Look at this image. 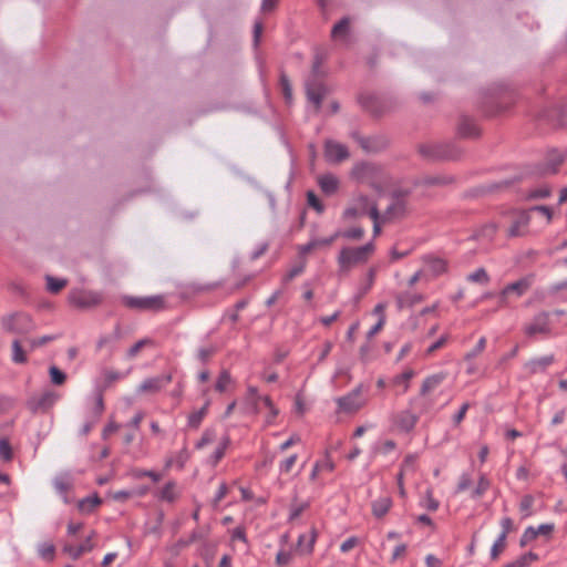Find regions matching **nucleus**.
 <instances>
[{"label":"nucleus","mask_w":567,"mask_h":567,"mask_svg":"<svg viewBox=\"0 0 567 567\" xmlns=\"http://www.w3.org/2000/svg\"><path fill=\"white\" fill-rule=\"evenodd\" d=\"M378 206L374 199L358 193L354 194L344 210L342 212L341 219L346 223L369 216L375 217Z\"/></svg>","instance_id":"obj_1"},{"label":"nucleus","mask_w":567,"mask_h":567,"mask_svg":"<svg viewBox=\"0 0 567 567\" xmlns=\"http://www.w3.org/2000/svg\"><path fill=\"white\" fill-rule=\"evenodd\" d=\"M374 252V245L369 243L361 247H344L338 256L340 271L349 272L352 268L365 264Z\"/></svg>","instance_id":"obj_2"},{"label":"nucleus","mask_w":567,"mask_h":567,"mask_svg":"<svg viewBox=\"0 0 567 567\" xmlns=\"http://www.w3.org/2000/svg\"><path fill=\"white\" fill-rule=\"evenodd\" d=\"M3 331L14 334H28L35 330L37 324L32 317L25 312H13L1 318Z\"/></svg>","instance_id":"obj_3"},{"label":"nucleus","mask_w":567,"mask_h":567,"mask_svg":"<svg viewBox=\"0 0 567 567\" xmlns=\"http://www.w3.org/2000/svg\"><path fill=\"white\" fill-rule=\"evenodd\" d=\"M121 301L126 308L140 311H159L165 308V298L162 295L146 297L123 296Z\"/></svg>","instance_id":"obj_4"},{"label":"nucleus","mask_w":567,"mask_h":567,"mask_svg":"<svg viewBox=\"0 0 567 567\" xmlns=\"http://www.w3.org/2000/svg\"><path fill=\"white\" fill-rule=\"evenodd\" d=\"M336 402L339 412L352 414L361 410L367 404L368 399L364 395L363 386L360 384L348 394L338 398Z\"/></svg>","instance_id":"obj_5"},{"label":"nucleus","mask_w":567,"mask_h":567,"mask_svg":"<svg viewBox=\"0 0 567 567\" xmlns=\"http://www.w3.org/2000/svg\"><path fill=\"white\" fill-rule=\"evenodd\" d=\"M69 301L78 308L95 307L102 302L101 293L92 290L73 289L69 293Z\"/></svg>","instance_id":"obj_6"},{"label":"nucleus","mask_w":567,"mask_h":567,"mask_svg":"<svg viewBox=\"0 0 567 567\" xmlns=\"http://www.w3.org/2000/svg\"><path fill=\"white\" fill-rule=\"evenodd\" d=\"M555 528L556 526L554 523L540 524L538 527L528 526L522 534L519 545L525 547L539 536H543L549 540L553 537Z\"/></svg>","instance_id":"obj_7"},{"label":"nucleus","mask_w":567,"mask_h":567,"mask_svg":"<svg viewBox=\"0 0 567 567\" xmlns=\"http://www.w3.org/2000/svg\"><path fill=\"white\" fill-rule=\"evenodd\" d=\"M381 174L382 172L379 167L369 163L359 164L353 168V175L358 181L373 186Z\"/></svg>","instance_id":"obj_8"},{"label":"nucleus","mask_w":567,"mask_h":567,"mask_svg":"<svg viewBox=\"0 0 567 567\" xmlns=\"http://www.w3.org/2000/svg\"><path fill=\"white\" fill-rule=\"evenodd\" d=\"M526 336L535 337L536 334H548L550 332L549 315L542 312L537 315L532 322L525 326Z\"/></svg>","instance_id":"obj_9"},{"label":"nucleus","mask_w":567,"mask_h":567,"mask_svg":"<svg viewBox=\"0 0 567 567\" xmlns=\"http://www.w3.org/2000/svg\"><path fill=\"white\" fill-rule=\"evenodd\" d=\"M324 156L329 162L340 163L349 157V152L343 144L334 141H327L324 144Z\"/></svg>","instance_id":"obj_10"},{"label":"nucleus","mask_w":567,"mask_h":567,"mask_svg":"<svg viewBox=\"0 0 567 567\" xmlns=\"http://www.w3.org/2000/svg\"><path fill=\"white\" fill-rule=\"evenodd\" d=\"M423 271L426 277L434 278L443 275L447 270V262L439 257L427 256L423 258Z\"/></svg>","instance_id":"obj_11"},{"label":"nucleus","mask_w":567,"mask_h":567,"mask_svg":"<svg viewBox=\"0 0 567 567\" xmlns=\"http://www.w3.org/2000/svg\"><path fill=\"white\" fill-rule=\"evenodd\" d=\"M59 400V394L52 390H45L40 395L33 398L30 402L33 411H47L51 409Z\"/></svg>","instance_id":"obj_12"},{"label":"nucleus","mask_w":567,"mask_h":567,"mask_svg":"<svg viewBox=\"0 0 567 567\" xmlns=\"http://www.w3.org/2000/svg\"><path fill=\"white\" fill-rule=\"evenodd\" d=\"M308 100L319 110L321 101L327 92L324 85L318 80H309L306 84Z\"/></svg>","instance_id":"obj_13"},{"label":"nucleus","mask_w":567,"mask_h":567,"mask_svg":"<svg viewBox=\"0 0 567 567\" xmlns=\"http://www.w3.org/2000/svg\"><path fill=\"white\" fill-rule=\"evenodd\" d=\"M533 284V277H525L522 278L513 284L507 285L502 290V298L506 299L507 297L515 295L516 297L523 296L532 286Z\"/></svg>","instance_id":"obj_14"},{"label":"nucleus","mask_w":567,"mask_h":567,"mask_svg":"<svg viewBox=\"0 0 567 567\" xmlns=\"http://www.w3.org/2000/svg\"><path fill=\"white\" fill-rule=\"evenodd\" d=\"M318 537L316 527H311L309 532L301 534L298 537L297 550L301 555H310L313 551V547Z\"/></svg>","instance_id":"obj_15"},{"label":"nucleus","mask_w":567,"mask_h":567,"mask_svg":"<svg viewBox=\"0 0 567 567\" xmlns=\"http://www.w3.org/2000/svg\"><path fill=\"white\" fill-rule=\"evenodd\" d=\"M392 506V497L389 495H382L371 502V513L374 518L382 519L386 516Z\"/></svg>","instance_id":"obj_16"},{"label":"nucleus","mask_w":567,"mask_h":567,"mask_svg":"<svg viewBox=\"0 0 567 567\" xmlns=\"http://www.w3.org/2000/svg\"><path fill=\"white\" fill-rule=\"evenodd\" d=\"M171 381H172V377L168 374L146 379L138 385V391L155 393V392L159 391L164 385L171 383Z\"/></svg>","instance_id":"obj_17"},{"label":"nucleus","mask_w":567,"mask_h":567,"mask_svg":"<svg viewBox=\"0 0 567 567\" xmlns=\"http://www.w3.org/2000/svg\"><path fill=\"white\" fill-rule=\"evenodd\" d=\"M419 421V416L411 411H402L395 415L394 423L396 427L403 432H410L414 429Z\"/></svg>","instance_id":"obj_18"},{"label":"nucleus","mask_w":567,"mask_h":567,"mask_svg":"<svg viewBox=\"0 0 567 567\" xmlns=\"http://www.w3.org/2000/svg\"><path fill=\"white\" fill-rule=\"evenodd\" d=\"M555 361L553 354L535 358L525 363V369L529 374H535L546 371Z\"/></svg>","instance_id":"obj_19"},{"label":"nucleus","mask_w":567,"mask_h":567,"mask_svg":"<svg viewBox=\"0 0 567 567\" xmlns=\"http://www.w3.org/2000/svg\"><path fill=\"white\" fill-rule=\"evenodd\" d=\"M181 496V491L176 482H167L157 493L158 499L167 503L176 502Z\"/></svg>","instance_id":"obj_20"},{"label":"nucleus","mask_w":567,"mask_h":567,"mask_svg":"<svg viewBox=\"0 0 567 567\" xmlns=\"http://www.w3.org/2000/svg\"><path fill=\"white\" fill-rule=\"evenodd\" d=\"M529 223V216L527 212H517L514 215L513 224L508 228V236L517 237L523 235L524 228Z\"/></svg>","instance_id":"obj_21"},{"label":"nucleus","mask_w":567,"mask_h":567,"mask_svg":"<svg viewBox=\"0 0 567 567\" xmlns=\"http://www.w3.org/2000/svg\"><path fill=\"white\" fill-rule=\"evenodd\" d=\"M457 134L462 137H476L480 135V128L472 118L463 116L457 124Z\"/></svg>","instance_id":"obj_22"},{"label":"nucleus","mask_w":567,"mask_h":567,"mask_svg":"<svg viewBox=\"0 0 567 567\" xmlns=\"http://www.w3.org/2000/svg\"><path fill=\"white\" fill-rule=\"evenodd\" d=\"M422 154L431 158H455L456 155L443 145H426L421 148Z\"/></svg>","instance_id":"obj_23"},{"label":"nucleus","mask_w":567,"mask_h":567,"mask_svg":"<svg viewBox=\"0 0 567 567\" xmlns=\"http://www.w3.org/2000/svg\"><path fill=\"white\" fill-rule=\"evenodd\" d=\"M94 544L92 543L91 536H89L81 545H65L64 551L73 559L80 558L83 554L89 553L93 549Z\"/></svg>","instance_id":"obj_24"},{"label":"nucleus","mask_w":567,"mask_h":567,"mask_svg":"<svg viewBox=\"0 0 567 567\" xmlns=\"http://www.w3.org/2000/svg\"><path fill=\"white\" fill-rule=\"evenodd\" d=\"M318 183L321 190L327 195L334 194L339 188V179L332 174L321 175Z\"/></svg>","instance_id":"obj_25"},{"label":"nucleus","mask_w":567,"mask_h":567,"mask_svg":"<svg viewBox=\"0 0 567 567\" xmlns=\"http://www.w3.org/2000/svg\"><path fill=\"white\" fill-rule=\"evenodd\" d=\"M446 378V374L443 372L432 374L424 379L421 386V394L426 395L436 389Z\"/></svg>","instance_id":"obj_26"},{"label":"nucleus","mask_w":567,"mask_h":567,"mask_svg":"<svg viewBox=\"0 0 567 567\" xmlns=\"http://www.w3.org/2000/svg\"><path fill=\"white\" fill-rule=\"evenodd\" d=\"M11 360L17 364L28 362L27 351L23 349L22 341L19 339H14L11 343Z\"/></svg>","instance_id":"obj_27"},{"label":"nucleus","mask_w":567,"mask_h":567,"mask_svg":"<svg viewBox=\"0 0 567 567\" xmlns=\"http://www.w3.org/2000/svg\"><path fill=\"white\" fill-rule=\"evenodd\" d=\"M405 212V202L401 197H396L393 199L392 204L386 208L383 214V218L392 219L400 217Z\"/></svg>","instance_id":"obj_28"},{"label":"nucleus","mask_w":567,"mask_h":567,"mask_svg":"<svg viewBox=\"0 0 567 567\" xmlns=\"http://www.w3.org/2000/svg\"><path fill=\"white\" fill-rule=\"evenodd\" d=\"M229 443H230L229 437L225 436L221 439V441L216 446L213 455L208 460L209 464H212L213 466H216L219 463V461L225 456V453H226V450H227Z\"/></svg>","instance_id":"obj_29"},{"label":"nucleus","mask_w":567,"mask_h":567,"mask_svg":"<svg viewBox=\"0 0 567 567\" xmlns=\"http://www.w3.org/2000/svg\"><path fill=\"white\" fill-rule=\"evenodd\" d=\"M420 506L430 512H436L439 509L440 502L434 498L433 491L431 488H427L424 492V495L420 501Z\"/></svg>","instance_id":"obj_30"},{"label":"nucleus","mask_w":567,"mask_h":567,"mask_svg":"<svg viewBox=\"0 0 567 567\" xmlns=\"http://www.w3.org/2000/svg\"><path fill=\"white\" fill-rule=\"evenodd\" d=\"M101 504V499L99 496H90L81 499L78 503V508L81 513L89 514L93 512Z\"/></svg>","instance_id":"obj_31"},{"label":"nucleus","mask_w":567,"mask_h":567,"mask_svg":"<svg viewBox=\"0 0 567 567\" xmlns=\"http://www.w3.org/2000/svg\"><path fill=\"white\" fill-rule=\"evenodd\" d=\"M154 344L153 340L150 339V338H144V339H141L138 340L136 343H134L126 352V358L128 360H133L135 359L140 353L141 351L145 348V347H152Z\"/></svg>","instance_id":"obj_32"},{"label":"nucleus","mask_w":567,"mask_h":567,"mask_svg":"<svg viewBox=\"0 0 567 567\" xmlns=\"http://www.w3.org/2000/svg\"><path fill=\"white\" fill-rule=\"evenodd\" d=\"M421 301V296L412 292H404L396 296V305L399 308L411 307Z\"/></svg>","instance_id":"obj_33"},{"label":"nucleus","mask_w":567,"mask_h":567,"mask_svg":"<svg viewBox=\"0 0 567 567\" xmlns=\"http://www.w3.org/2000/svg\"><path fill=\"white\" fill-rule=\"evenodd\" d=\"M208 405H209V402H206V404L202 409L194 411L193 413L189 414V416H188V425L189 426L197 429L200 425L203 419L207 414Z\"/></svg>","instance_id":"obj_34"},{"label":"nucleus","mask_w":567,"mask_h":567,"mask_svg":"<svg viewBox=\"0 0 567 567\" xmlns=\"http://www.w3.org/2000/svg\"><path fill=\"white\" fill-rule=\"evenodd\" d=\"M104 411V402L102 391L95 394L94 403L91 408V417L94 422H97Z\"/></svg>","instance_id":"obj_35"},{"label":"nucleus","mask_w":567,"mask_h":567,"mask_svg":"<svg viewBox=\"0 0 567 567\" xmlns=\"http://www.w3.org/2000/svg\"><path fill=\"white\" fill-rule=\"evenodd\" d=\"M45 280H47V289L51 293H59L68 285L66 279H58V278H54L49 275L45 276Z\"/></svg>","instance_id":"obj_36"},{"label":"nucleus","mask_w":567,"mask_h":567,"mask_svg":"<svg viewBox=\"0 0 567 567\" xmlns=\"http://www.w3.org/2000/svg\"><path fill=\"white\" fill-rule=\"evenodd\" d=\"M414 377V371L413 370H405L403 373L396 375L394 379H393V383L395 385H401L402 386V393H405L408 390H409V382L410 380Z\"/></svg>","instance_id":"obj_37"},{"label":"nucleus","mask_w":567,"mask_h":567,"mask_svg":"<svg viewBox=\"0 0 567 567\" xmlns=\"http://www.w3.org/2000/svg\"><path fill=\"white\" fill-rule=\"evenodd\" d=\"M539 557L537 554L529 551L505 567H527L530 563L537 561Z\"/></svg>","instance_id":"obj_38"},{"label":"nucleus","mask_w":567,"mask_h":567,"mask_svg":"<svg viewBox=\"0 0 567 567\" xmlns=\"http://www.w3.org/2000/svg\"><path fill=\"white\" fill-rule=\"evenodd\" d=\"M233 380H231V377H230V373L226 370L221 371L217 381H216V384H215V389L216 391L223 393L225 392L228 386L231 384Z\"/></svg>","instance_id":"obj_39"},{"label":"nucleus","mask_w":567,"mask_h":567,"mask_svg":"<svg viewBox=\"0 0 567 567\" xmlns=\"http://www.w3.org/2000/svg\"><path fill=\"white\" fill-rule=\"evenodd\" d=\"M56 337L55 336H51V334H48V336H42V337H39V338H30L27 340L28 342V346H29V350L32 351L37 348H40V347H43L45 344H48L49 342L55 340Z\"/></svg>","instance_id":"obj_40"},{"label":"nucleus","mask_w":567,"mask_h":567,"mask_svg":"<svg viewBox=\"0 0 567 567\" xmlns=\"http://www.w3.org/2000/svg\"><path fill=\"white\" fill-rule=\"evenodd\" d=\"M505 548H506V538L504 535H499L491 548V558L494 560L497 559L499 557V555L505 550Z\"/></svg>","instance_id":"obj_41"},{"label":"nucleus","mask_w":567,"mask_h":567,"mask_svg":"<svg viewBox=\"0 0 567 567\" xmlns=\"http://www.w3.org/2000/svg\"><path fill=\"white\" fill-rule=\"evenodd\" d=\"M534 497L532 495H525L522 497L519 503V511L523 513V517H529L533 515Z\"/></svg>","instance_id":"obj_42"},{"label":"nucleus","mask_w":567,"mask_h":567,"mask_svg":"<svg viewBox=\"0 0 567 567\" xmlns=\"http://www.w3.org/2000/svg\"><path fill=\"white\" fill-rule=\"evenodd\" d=\"M486 338L485 337H482L480 338V340L477 341L476 346L465 354L464 357V360L466 362H470L472 361V359H474L475 357L480 355L486 348Z\"/></svg>","instance_id":"obj_43"},{"label":"nucleus","mask_w":567,"mask_h":567,"mask_svg":"<svg viewBox=\"0 0 567 567\" xmlns=\"http://www.w3.org/2000/svg\"><path fill=\"white\" fill-rule=\"evenodd\" d=\"M262 398L264 396L258 395L257 388L251 386V385L248 386V389H247V400L254 405L256 412L260 411L259 404H262Z\"/></svg>","instance_id":"obj_44"},{"label":"nucleus","mask_w":567,"mask_h":567,"mask_svg":"<svg viewBox=\"0 0 567 567\" xmlns=\"http://www.w3.org/2000/svg\"><path fill=\"white\" fill-rule=\"evenodd\" d=\"M467 280L472 282L486 285L489 281V277L484 268H478L477 270L467 276Z\"/></svg>","instance_id":"obj_45"},{"label":"nucleus","mask_w":567,"mask_h":567,"mask_svg":"<svg viewBox=\"0 0 567 567\" xmlns=\"http://www.w3.org/2000/svg\"><path fill=\"white\" fill-rule=\"evenodd\" d=\"M49 374H50V379H51V382L55 385H62L65 380H66V375L64 372H62L59 368H56L55 365H52L50 369H49Z\"/></svg>","instance_id":"obj_46"},{"label":"nucleus","mask_w":567,"mask_h":567,"mask_svg":"<svg viewBox=\"0 0 567 567\" xmlns=\"http://www.w3.org/2000/svg\"><path fill=\"white\" fill-rule=\"evenodd\" d=\"M317 470H320L321 473H331L334 471V462L332 461L329 453L326 454L324 458L321 461L316 462Z\"/></svg>","instance_id":"obj_47"},{"label":"nucleus","mask_w":567,"mask_h":567,"mask_svg":"<svg viewBox=\"0 0 567 567\" xmlns=\"http://www.w3.org/2000/svg\"><path fill=\"white\" fill-rule=\"evenodd\" d=\"M308 507V502L293 503L290 507L289 520L297 519Z\"/></svg>","instance_id":"obj_48"},{"label":"nucleus","mask_w":567,"mask_h":567,"mask_svg":"<svg viewBox=\"0 0 567 567\" xmlns=\"http://www.w3.org/2000/svg\"><path fill=\"white\" fill-rule=\"evenodd\" d=\"M339 237H340V231H337L332 236L327 237V238H316V239H312V246H315L316 249L329 247Z\"/></svg>","instance_id":"obj_49"},{"label":"nucleus","mask_w":567,"mask_h":567,"mask_svg":"<svg viewBox=\"0 0 567 567\" xmlns=\"http://www.w3.org/2000/svg\"><path fill=\"white\" fill-rule=\"evenodd\" d=\"M297 460H298V455L297 454H292L289 457H287L286 460L281 461L280 464H279L280 473H284V474L290 473L292 467L296 465Z\"/></svg>","instance_id":"obj_50"},{"label":"nucleus","mask_w":567,"mask_h":567,"mask_svg":"<svg viewBox=\"0 0 567 567\" xmlns=\"http://www.w3.org/2000/svg\"><path fill=\"white\" fill-rule=\"evenodd\" d=\"M12 458V449L7 439L0 440V460L10 461Z\"/></svg>","instance_id":"obj_51"},{"label":"nucleus","mask_w":567,"mask_h":567,"mask_svg":"<svg viewBox=\"0 0 567 567\" xmlns=\"http://www.w3.org/2000/svg\"><path fill=\"white\" fill-rule=\"evenodd\" d=\"M350 20L348 18L341 19L336 23L331 30V35H342L349 31Z\"/></svg>","instance_id":"obj_52"},{"label":"nucleus","mask_w":567,"mask_h":567,"mask_svg":"<svg viewBox=\"0 0 567 567\" xmlns=\"http://www.w3.org/2000/svg\"><path fill=\"white\" fill-rule=\"evenodd\" d=\"M489 488V481L485 475H482L478 480L477 486L473 492V497H481Z\"/></svg>","instance_id":"obj_53"},{"label":"nucleus","mask_w":567,"mask_h":567,"mask_svg":"<svg viewBox=\"0 0 567 567\" xmlns=\"http://www.w3.org/2000/svg\"><path fill=\"white\" fill-rule=\"evenodd\" d=\"M54 486L60 493H65L71 488L72 482L68 476H60L55 478Z\"/></svg>","instance_id":"obj_54"},{"label":"nucleus","mask_w":567,"mask_h":567,"mask_svg":"<svg viewBox=\"0 0 567 567\" xmlns=\"http://www.w3.org/2000/svg\"><path fill=\"white\" fill-rule=\"evenodd\" d=\"M292 560V553L287 550H280L276 556V564L279 567L288 566Z\"/></svg>","instance_id":"obj_55"},{"label":"nucleus","mask_w":567,"mask_h":567,"mask_svg":"<svg viewBox=\"0 0 567 567\" xmlns=\"http://www.w3.org/2000/svg\"><path fill=\"white\" fill-rule=\"evenodd\" d=\"M363 235H364V230L361 227H354V228H351V229L340 233L341 237L354 239V240L361 239L363 237Z\"/></svg>","instance_id":"obj_56"},{"label":"nucleus","mask_w":567,"mask_h":567,"mask_svg":"<svg viewBox=\"0 0 567 567\" xmlns=\"http://www.w3.org/2000/svg\"><path fill=\"white\" fill-rule=\"evenodd\" d=\"M215 440V432L213 430H206L203 433L202 439L196 443V449L200 450L206 445L213 443Z\"/></svg>","instance_id":"obj_57"},{"label":"nucleus","mask_w":567,"mask_h":567,"mask_svg":"<svg viewBox=\"0 0 567 567\" xmlns=\"http://www.w3.org/2000/svg\"><path fill=\"white\" fill-rule=\"evenodd\" d=\"M262 405L269 410V415L267 416V421L270 423L278 415L279 411L274 405L272 401L269 396L262 398Z\"/></svg>","instance_id":"obj_58"},{"label":"nucleus","mask_w":567,"mask_h":567,"mask_svg":"<svg viewBox=\"0 0 567 567\" xmlns=\"http://www.w3.org/2000/svg\"><path fill=\"white\" fill-rule=\"evenodd\" d=\"M134 476L137 478L150 477L153 482H158L162 480V474L154 472V471H146V470H136L134 472Z\"/></svg>","instance_id":"obj_59"},{"label":"nucleus","mask_w":567,"mask_h":567,"mask_svg":"<svg viewBox=\"0 0 567 567\" xmlns=\"http://www.w3.org/2000/svg\"><path fill=\"white\" fill-rule=\"evenodd\" d=\"M216 352L215 347H204L197 351V358L200 362H206Z\"/></svg>","instance_id":"obj_60"},{"label":"nucleus","mask_w":567,"mask_h":567,"mask_svg":"<svg viewBox=\"0 0 567 567\" xmlns=\"http://www.w3.org/2000/svg\"><path fill=\"white\" fill-rule=\"evenodd\" d=\"M55 548L52 544H43L39 548V554L42 558L51 560L54 556Z\"/></svg>","instance_id":"obj_61"},{"label":"nucleus","mask_w":567,"mask_h":567,"mask_svg":"<svg viewBox=\"0 0 567 567\" xmlns=\"http://www.w3.org/2000/svg\"><path fill=\"white\" fill-rule=\"evenodd\" d=\"M307 199H308V205L310 207H312L313 209H316L319 214H321L324 210L323 205L321 204V202L318 199V197L312 192L308 193Z\"/></svg>","instance_id":"obj_62"},{"label":"nucleus","mask_w":567,"mask_h":567,"mask_svg":"<svg viewBox=\"0 0 567 567\" xmlns=\"http://www.w3.org/2000/svg\"><path fill=\"white\" fill-rule=\"evenodd\" d=\"M471 476L468 474H462L456 486V493H462L466 491L471 486Z\"/></svg>","instance_id":"obj_63"},{"label":"nucleus","mask_w":567,"mask_h":567,"mask_svg":"<svg viewBox=\"0 0 567 567\" xmlns=\"http://www.w3.org/2000/svg\"><path fill=\"white\" fill-rule=\"evenodd\" d=\"M447 342V336H442L436 342L430 346L426 350V355L433 354L436 350L443 348Z\"/></svg>","instance_id":"obj_64"}]
</instances>
